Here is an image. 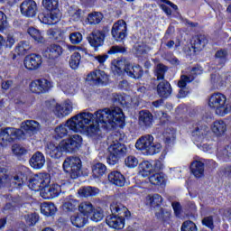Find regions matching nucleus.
Returning <instances> with one entry per match:
<instances>
[{
  "mask_svg": "<svg viewBox=\"0 0 231 231\" xmlns=\"http://www.w3.org/2000/svg\"><path fill=\"white\" fill-rule=\"evenodd\" d=\"M60 55H62V47H60L59 44H51L44 51V57L52 60L59 59Z\"/></svg>",
  "mask_w": 231,
  "mask_h": 231,
  "instance_id": "23",
  "label": "nucleus"
},
{
  "mask_svg": "<svg viewBox=\"0 0 231 231\" xmlns=\"http://www.w3.org/2000/svg\"><path fill=\"white\" fill-rule=\"evenodd\" d=\"M157 93L162 98L171 97V93H172L171 84L166 80L161 81L157 86Z\"/></svg>",
  "mask_w": 231,
  "mask_h": 231,
  "instance_id": "29",
  "label": "nucleus"
},
{
  "mask_svg": "<svg viewBox=\"0 0 231 231\" xmlns=\"http://www.w3.org/2000/svg\"><path fill=\"white\" fill-rule=\"evenodd\" d=\"M112 71L116 75H122V73L125 71V73H127L129 77H132V79H140V77L143 75V70L139 65H125V61L116 60L112 62Z\"/></svg>",
  "mask_w": 231,
  "mask_h": 231,
  "instance_id": "9",
  "label": "nucleus"
},
{
  "mask_svg": "<svg viewBox=\"0 0 231 231\" xmlns=\"http://www.w3.org/2000/svg\"><path fill=\"white\" fill-rule=\"evenodd\" d=\"M159 3H161L160 6L166 15H171L172 10H178V5L172 4L169 0H159Z\"/></svg>",
  "mask_w": 231,
  "mask_h": 231,
  "instance_id": "39",
  "label": "nucleus"
},
{
  "mask_svg": "<svg viewBox=\"0 0 231 231\" xmlns=\"http://www.w3.org/2000/svg\"><path fill=\"white\" fill-rule=\"evenodd\" d=\"M153 121L154 117L151 112L143 110L139 113V125L141 127H151Z\"/></svg>",
  "mask_w": 231,
  "mask_h": 231,
  "instance_id": "25",
  "label": "nucleus"
},
{
  "mask_svg": "<svg viewBox=\"0 0 231 231\" xmlns=\"http://www.w3.org/2000/svg\"><path fill=\"white\" fill-rule=\"evenodd\" d=\"M48 35L51 39L57 41L62 37V31H60V29H51L48 31Z\"/></svg>",
  "mask_w": 231,
  "mask_h": 231,
  "instance_id": "56",
  "label": "nucleus"
},
{
  "mask_svg": "<svg viewBox=\"0 0 231 231\" xmlns=\"http://www.w3.org/2000/svg\"><path fill=\"white\" fill-rule=\"evenodd\" d=\"M104 19L102 13H92L88 14V24H98Z\"/></svg>",
  "mask_w": 231,
  "mask_h": 231,
  "instance_id": "44",
  "label": "nucleus"
},
{
  "mask_svg": "<svg viewBox=\"0 0 231 231\" xmlns=\"http://www.w3.org/2000/svg\"><path fill=\"white\" fill-rule=\"evenodd\" d=\"M42 93H48L53 88V83L48 79H37Z\"/></svg>",
  "mask_w": 231,
  "mask_h": 231,
  "instance_id": "46",
  "label": "nucleus"
},
{
  "mask_svg": "<svg viewBox=\"0 0 231 231\" xmlns=\"http://www.w3.org/2000/svg\"><path fill=\"white\" fill-rule=\"evenodd\" d=\"M153 171L152 163L148 161H144L139 164V174L143 176V178H147V176H151Z\"/></svg>",
  "mask_w": 231,
  "mask_h": 231,
  "instance_id": "32",
  "label": "nucleus"
},
{
  "mask_svg": "<svg viewBox=\"0 0 231 231\" xmlns=\"http://www.w3.org/2000/svg\"><path fill=\"white\" fill-rule=\"evenodd\" d=\"M165 139L168 143H171V142H174L176 140V130H168L165 133Z\"/></svg>",
  "mask_w": 231,
  "mask_h": 231,
  "instance_id": "59",
  "label": "nucleus"
},
{
  "mask_svg": "<svg viewBox=\"0 0 231 231\" xmlns=\"http://www.w3.org/2000/svg\"><path fill=\"white\" fill-rule=\"evenodd\" d=\"M15 44V37L13 34H8L5 42V48H13Z\"/></svg>",
  "mask_w": 231,
  "mask_h": 231,
  "instance_id": "62",
  "label": "nucleus"
},
{
  "mask_svg": "<svg viewBox=\"0 0 231 231\" xmlns=\"http://www.w3.org/2000/svg\"><path fill=\"white\" fill-rule=\"evenodd\" d=\"M12 152L14 154V156H23V154H26L28 151L26 148L23 147L20 144H14L12 146Z\"/></svg>",
  "mask_w": 231,
  "mask_h": 231,
  "instance_id": "50",
  "label": "nucleus"
},
{
  "mask_svg": "<svg viewBox=\"0 0 231 231\" xmlns=\"http://www.w3.org/2000/svg\"><path fill=\"white\" fill-rule=\"evenodd\" d=\"M28 33L33 39L34 42L37 44H44L46 40L44 39V34L41 31L35 29L34 27H30L28 29Z\"/></svg>",
  "mask_w": 231,
  "mask_h": 231,
  "instance_id": "35",
  "label": "nucleus"
},
{
  "mask_svg": "<svg viewBox=\"0 0 231 231\" xmlns=\"http://www.w3.org/2000/svg\"><path fill=\"white\" fill-rule=\"evenodd\" d=\"M108 181L116 187H124L125 185V177L120 171H112L108 174Z\"/></svg>",
  "mask_w": 231,
  "mask_h": 231,
  "instance_id": "28",
  "label": "nucleus"
},
{
  "mask_svg": "<svg viewBox=\"0 0 231 231\" xmlns=\"http://www.w3.org/2000/svg\"><path fill=\"white\" fill-rule=\"evenodd\" d=\"M110 210L112 215L106 217V225L110 228H114V230H122L125 226V220L122 217L115 214L121 215L123 212H127V208L122 206V204L113 203L110 205Z\"/></svg>",
  "mask_w": 231,
  "mask_h": 231,
  "instance_id": "8",
  "label": "nucleus"
},
{
  "mask_svg": "<svg viewBox=\"0 0 231 231\" xmlns=\"http://www.w3.org/2000/svg\"><path fill=\"white\" fill-rule=\"evenodd\" d=\"M211 84L215 89H220V88H225V86H226V74H212Z\"/></svg>",
  "mask_w": 231,
  "mask_h": 231,
  "instance_id": "24",
  "label": "nucleus"
},
{
  "mask_svg": "<svg viewBox=\"0 0 231 231\" xmlns=\"http://www.w3.org/2000/svg\"><path fill=\"white\" fill-rule=\"evenodd\" d=\"M67 50H69V51H79V53H82V55H88V49L84 47L67 45Z\"/></svg>",
  "mask_w": 231,
  "mask_h": 231,
  "instance_id": "57",
  "label": "nucleus"
},
{
  "mask_svg": "<svg viewBox=\"0 0 231 231\" xmlns=\"http://www.w3.org/2000/svg\"><path fill=\"white\" fill-rule=\"evenodd\" d=\"M93 216L90 217L91 221H94V223H98L99 221H102L104 219V211L102 208H94Z\"/></svg>",
  "mask_w": 231,
  "mask_h": 231,
  "instance_id": "48",
  "label": "nucleus"
},
{
  "mask_svg": "<svg viewBox=\"0 0 231 231\" xmlns=\"http://www.w3.org/2000/svg\"><path fill=\"white\" fill-rule=\"evenodd\" d=\"M20 12L25 17H35L37 3L34 0H25L20 5Z\"/></svg>",
  "mask_w": 231,
  "mask_h": 231,
  "instance_id": "18",
  "label": "nucleus"
},
{
  "mask_svg": "<svg viewBox=\"0 0 231 231\" xmlns=\"http://www.w3.org/2000/svg\"><path fill=\"white\" fill-rule=\"evenodd\" d=\"M69 14L72 21H79L80 19V10L78 8L71 7L69 11Z\"/></svg>",
  "mask_w": 231,
  "mask_h": 231,
  "instance_id": "60",
  "label": "nucleus"
},
{
  "mask_svg": "<svg viewBox=\"0 0 231 231\" xmlns=\"http://www.w3.org/2000/svg\"><path fill=\"white\" fill-rule=\"evenodd\" d=\"M125 52V48L118 45L112 46L108 51L109 55H116V53Z\"/></svg>",
  "mask_w": 231,
  "mask_h": 231,
  "instance_id": "61",
  "label": "nucleus"
},
{
  "mask_svg": "<svg viewBox=\"0 0 231 231\" xmlns=\"http://www.w3.org/2000/svg\"><path fill=\"white\" fill-rule=\"evenodd\" d=\"M165 71H167V67L163 64H158L155 68V76L157 77V80H165L164 75Z\"/></svg>",
  "mask_w": 231,
  "mask_h": 231,
  "instance_id": "49",
  "label": "nucleus"
},
{
  "mask_svg": "<svg viewBox=\"0 0 231 231\" xmlns=\"http://www.w3.org/2000/svg\"><path fill=\"white\" fill-rule=\"evenodd\" d=\"M25 221L30 226H34L39 221V215L36 213H31L25 216Z\"/></svg>",
  "mask_w": 231,
  "mask_h": 231,
  "instance_id": "51",
  "label": "nucleus"
},
{
  "mask_svg": "<svg viewBox=\"0 0 231 231\" xmlns=\"http://www.w3.org/2000/svg\"><path fill=\"white\" fill-rule=\"evenodd\" d=\"M220 160H224V162H228L231 160V145L226 146L224 150L218 152L217 154Z\"/></svg>",
  "mask_w": 231,
  "mask_h": 231,
  "instance_id": "47",
  "label": "nucleus"
},
{
  "mask_svg": "<svg viewBox=\"0 0 231 231\" xmlns=\"http://www.w3.org/2000/svg\"><path fill=\"white\" fill-rule=\"evenodd\" d=\"M208 40L203 35L196 36L193 38L192 48L195 51H201L207 46Z\"/></svg>",
  "mask_w": 231,
  "mask_h": 231,
  "instance_id": "36",
  "label": "nucleus"
},
{
  "mask_svg": "<svg viewBox=\"0 0 231 231\" xmlns=\"http://www.w3.org/2000/svg\"><path fill=\"white\" fill-rule=\"evenodd\" d=\"M105 37L106 35L101 31H94L88 35V41L93 48H99L103 46Z\"/></svg>",
  "mask_w": 231,
  "mask_h": 231,
  "instance_id": "22",
  "label": "nucleus"
},
{
  "mask_svg": "<svg viewBox=\"0 0 231 231\" xmlns=\"http://www.w3.org/2000/svg\"><path fill=\"white\" fill-rule=\"evenodd\" d=\"M46 106L57 118H65V116H69L73 113V102L69 99H66L62 103L51 99L46 102Z\"/></svg>",
  "mask_w": 231,
  "mask_h": 231,
  "instance_id": "10",
  "label": "nucleus"
},
{
  "mask_svg": "<svg viewBox=\"0 0 231 231\" xmlns=\"http://www.w3.org/2000/svg\"><path fill=\"white\" fill-rule=\"evenodd\" d=\"M99 193H100V190L97 188L91 187V186L80 188L78 191V194L81 198H89L91 196H98Z\"/></svg>",
  "mask_w": 231,
  "mask_h": 231,
  "instance_id": "33",
  "label": "nucleus"
},
{
  "mask_svg": "<svg viewBox=\"0 0 231 231\" xmlns=\"http://www.w3.org/2000/svg\"><path fill=\"white\" fill-rule=\"evenodd\" d=\"M120 122H124V112L120 107L105 108L94 114L82 112L70 117L66 124L57 126L54 130V138H66L71 131L86 133L88 136L97 138L101 134L100 124L102 127L110 129Z\"/></svg>",
  "mask_w": 231,
  "mask_h": 231,
  "instance_id": "1",
  "label": "nucleus"
},
{
  "mask_svg": "<svg viewBox=\"0 0 231 231\" xmlns=\"http://www.w3.org/2000/svg\"><path fill=\"white\" fill-rule=\"evenodd\" d=\"M82 145V136L74 134L68 139L61 140L58 144L55 143H49L45 149L46 154L54 160L62 158L64 152H77Z\"/></svg>",
  "mask_w": 231,
  "mask_h": 231,
  "instance_id": "3",
  "label": "nucleus"
},
{
  "mask_svg": "<svg viewBox=\"0 0 231 231\" xmlns=\"http://www.w3.org/2000/svg\"><path fill=\"white\" fill-rule=\"evenodd\" d=\"M162 203H163V198L160 195H148L146 197V205H149L152 208H155V216L159 219H162L163 217V209L160 208Z\"/></svg>",
  "mask_w": 231,
  "mask_h": 231,
  "instance_id": "16",
  "label": "nucleus"
},
{
  "mask_svg": "<svg viewBox=\"0 0 231 231\" xmlns=\"http://www.w3.org/2000/svg\"><path fill=\"white\" fill-rule=\"evenodd\" d=\"M23 66L26 69L33 71L42 66V56L39 54H29L23 60Z\"/></svg>",
  "mask_w": 231,
  "mask_h": 231,
  "instance_id": "17",
  "label": "nucleus"
},
{
  "mask_svg": "<svg viewBox=\"0 0 231 231\" xmlns=\"http://www.w3.org/2000/svg\"><path fill=\"white\" fill-rule=\"evenodd\" d=\"M210 130L207 125L196 126L195 129L191 131V134L197 142H203V140H205V136H207Z\"/></svg>",
  "mask_w": 231,
  "mask_h": 231,
  "instance_id": "27",
  "label": "nucleus"
},
{
  "mask_svg": "<svg viewBox=\"0 0 231 231\" xmlns=\"http://www.w3.org/2000/svg\"><path fill=\"white\" fill-rule=\"evenodd\" d=\"M209 109L214 111L217 116H226L231 111V104L225 94L221 92L213 93L208 99Z\"/></svg>",
  "mask_w": 231,
  "mask_h": 231,
  "instance_id": "4",
  "label": "nucleus"
},
{
  "mask_svg": "<svg viewBox=\"0 0 231 231\" xmlns=\"http://www.w3.org/2000/svg\"><path fill=\"white\" fill-rule=\"evenodd\" d=\"M194 75H201V69L199 68H194L191 70V75L190 76H181L180 79L179 80L178 86L180 88V90L179 91L178 97L179 98H185L187 97L188 93L187 90H185V87L187 84L192 82L194 80Z\"/></svg>",
  "mask_w": 231,
  "mask_h": 231,
  "instance_id": "14",
  "label": "nucleus"
},
{
  "mask_svg": "<svg viewBox=\"0 0 231 231\" xmlns=\"http://www.w3.org/2000/svg\"><path fill=\"white\" fill-rule=\"evenodd\" d=\"M21 129L28 134H36L41 131V124L34 120H25L21 124Z\"/></svg>",
  "mask_w": 231,
  "mask_h": 231,
  "instance_id": "21",
  "label": "nucleus"
},
{
  "mask_svg": "<svg viewBox=\"0 0 231 231\" xmlns=\"http://www.w3.org/2000/svg\"><path fill=\"white\" fill-rule=\"evenodd\" d=\"M86 80L94 86H102V84H106V82H107V76L104 70H96L89 73L87 76Z\"/></svg>",
  "mask_w": 231,
  "mask_h": 231,
  "instance_id": "19",
  "label": "nucleus"
},
{
  "mask_svg": "<svg viewBox=\"0 0 231 231\" xmlns=\"http://www.w3.org/2000/svg\"><path fill=\"white\" fill-rule=\"evenodd\" d=\"M181 231H198V226L192 221H185L181 226Z\"/></svg>",
  "mask_w": 231,
  "mask_h": 231,
  "instance_id": "53",
  "label": "nucleus"
},
{
  "mask_svg": "<svg viewBox=\"0 0 231 231\" xmlns=\"http://www.w3.org/2000/svg\"><path fill=\"white\" fill-rule=\"evenodd\" d=\"M134 48L136 50L137 55H142L143 53L151 51V48H149L145 43H139L135 45Z\"/></svg>",
  "mask_w": 231,
  "mask_h": 231,
  "instance_id": "54",
  "label": "nucleus"
},
{
  "mask_svg": "<svg viewBox=\"0 0 231 231\" xmlns=\"http://www.w3.org/2000/svg\"><path fill=\"white\" fill-rule=\"evenodd\" d=\"M106 172H107V167H106L104 163L97 162L92 166L93 178H102Z\"/></svg>",
  "mask_w": 231,
  "mask_h": 231,
  "instance_id": "37",
  "label": "nucleus"
},
{
  "mask_svg": "<svg viewBox=\"0 0 231 231\" xmlns=\"http://www.w3.org/2000/svg\"><path fill=\"white\" fill-rule=\"evenodd\" d=\"M149 181L152 185H165V183H167V176H165L163 172L152 173L149 177Z\"/></svg>",
  "mask_w": 231,
  "mask_h": 231,
  "instance_id": "31",
  "label": "nucleus"
},
{
  "mask_svg": "<svg viewBox=\"0 0 231 231\" xmlns=\"http://www.w3.org/2000/svg\"><path fill=\"white\" fill-rule=\"evenodd\" d=\"M79 206V202L77 199H73V197H69L65 199L63 203V210H67L68 212H71V210H75Z\"/></svg>",
  "mask_w": 231,
  "mask_h": 231,
  "instance_id": "42",
  "label": "nucleus"
},
{
  "mask_svg": "<svg viewBox=\"0 0 231 231\" xmlns=\"http://www.w3.org/2000/svg\"><path fill=\"white\" fill-rule=\"evenodd\" d=\"M190 171L195 178H203L205 176V164L199 161L191 162Z\"/></svg>",
  "mask_w": 231,
  "mask_h": 231,
  "instance_id": "30",
  "label": "nucleus"
},
{
  "mask_svg": "<svg viewBox=\"0 0 231 231\" xmlns=\"http://www.w3.org/2000/svg\"><path fill=\"white\" fill-rule=\"evenodd\" d=\"M42 5L46 10L51 11L50 14H40L39 19L43 24H57L60 21V11L57 9L59 0H42Z\"/></svg>",
  "mask_w": 231,
  "mask_h": 231,
  "instance_id": "7",
  "label": "nucleus"
},
{
  "mask_svg": "<svg viewBox=\"0 0 231 231\" xmlns=\"http://www.w3.org/2000/svg\"><path fill=\"white\" fill-rule=\"evenodd\" d=\"M8 26V20L6 14L0 11V32H3Z\"/></svg>",
  "mask_w": 231,
  "mask_h": 231,
  "instance_id": "58",
  "label": "nucleus"
},
{
  "mask_svg": "<svg viewBox=\"0 0 231 231\" xmlns=\"http://www.w3.org/2000/svg\"><path fill=\"white\" fill-rule=\"evenodd\" d=\"M111 33L116 41H124L127 37V23L125 21L119 20L115 23Z\"/></svg>",
  "mask_w": 231,
  "mask_h": 231,
  "instance_id": "15",
  "label": "nucleus"
},
{
  "mask_svg": "<svg viewBox=\"0 0 231 231\" xmlns=\"http://www.w3.org/2000/svg\"><path fill=\"white\" fill-rule=\"evenodd\" d=\"M23 130L14 127L0 128V145L6 147L8 143L15 142L17 138H21Z\"/></svg>",
  "mask_w": 231,
  "mask_h": 231,
  "instance_id": "13",
  "label": "nucleus"
},
{
  "mask_svg": "<svg viewBox=\"0 0 231 231\" xmlns=\"http://www.w3.org/2000/svg\"><path fill=\"white\" fill-rule=\"evenodd\" d=\"M41 212L43 214V216L49 217V216H53V214L57 212V208L53 203L44 202L41 207Z\"/></svg>",
  "mask_w": 231,
  "mask_h": 231,
  "instance_id": "40",
  "label": "nucleus"
},
{
  "mask_svg": "<svg viewBox=\"0 0 231 231\" xmlns=\"http://www.w3.org/2000/svg\"><path fill=\"white\" fill-rule=\"evenodd\" d=\"M138 158L134 155H129L125 159V165L128 167V169H135V167H138Z\"/></svg>",
  "mask_w": 231,
  "mask_h": 231,
  "instance_id": "45",
  "label": "nucleus"
},
{
  "mask_svg": "<svg viewBox=\"0 0 231 231\" xmlns=\"http://www.w3.org/2000/svg\"><path fill=\"white\" fill-rule=\"evenodd\" d=\"M203 225L208 226V228H214V220L212 219V217H205L202 220Z\"/></svg>",
  "mask_w": 231,
  "mask_h": 231,
  "instance_id": "64",
  "label": "nucleus"
},
{
  "mask_svg": "<svg viewBox=\"0 0 231 231\" xmlns=\"http://www.w3.org/2000/svg\"><path fill=\"white\" fill-rule=\"evenodd\" d=\"M70 221L73 226L82 228L88 223V218L81 213H76L70 217Z\"/></svg>",
  "mask_w": 231,
  "mask_h": 231,
  "instance_id": "34",
  "label": "nucleus"
},
{
  "mask_svg": "<svg viewBox=\"0 0 231 231\" xmlns=\"http://www.w3.org/2000/svg\"><path fill=\"white\" fill-rule=\"evenodd\" d=\"M69 39L71 44H80L82 42V33L72 32L69 34Z\"/></svg>",
  "mask_w": 231,
  "mask_h": 231,
  "instance_id": "52",
  "label": "nucleus"
},
{
  "mask_svg": "<svg viewBox=\"0 0 231 231\" xmlns=\"http://www.w3.org/2000/svg\"><path fill=\"white\" fill-rule=\"evenodd\" d=\"M211 131L216 136H223L227 131V125L224 120H217L212 123Z\"/></svg>",
  "mask_w": 231,
  "mask_h": 231,
  "instance_id": "26",
  "label": "nucleus"
},
{
  "mask_svg": "<svg viewBox=\"0 0 231 231\" xmlns=\"http://www.w3.org/2000/svg\"><path fill=\"white\" fill-rule=\"evenodd\" d=\"M30 89L32 93H36L37 95L43 93L42 88H41V85H39V81L37 79L30 84Z\"/></svg>",
  "mask_w": 231,
  "mask_h": 231,
  "instance_id": "55",
  "label": "nucleus"
},
{
  "mask_svg": "<svg viewBox=\"0 0 231 231\" xmlns=\"http://www.w3.org/2000/svg\"><path fill=\"white\" fill-rule=\"evenodd\" d=\"M63 170L72 180H77L82 172V161L79 157H68L63 162Z\"/></svg>",
  "mask_w": 231,
  "mask_h": 231,
  "instance_id": "11",
  "label": "nucleus"
},
{
  "mask_svg": "<svg viewBox=\"0 0 231 231\" xmlns=\"http://www.w3.org/2000/svg\"><path fill=\"white\" fill-rule=\"evenodd\" d=\"M107 59H109L107 54L94 56V60H97L101 66L104 65V62H106Z\"/></svg>",
  "mask_w": 231,
  "mask_h": 231,
  "instance_id": "63",
  "label": "nucleus"
},
{
  "mask_svg": "<svg viewBox=\"0 0 231 231\" xmlns=\"http://www.w3.org/2000/svg\"><path fill=\"white\" fill-rule=\"evenodd\" d=\"M107 163L109 165H116L120 162V159L127 154V146L120 143L116 135H110L107 138Z\"/></svg>",
  "mask_w": 231,
  "mask_h": 231,
  "instance_id": "5",
  "label": "nucleus"
},
{
  "mask_svg": "<svg viewBox=\"0 0 231 231\" xmlns=\"http://www.w3.org/2000/svg\"><path fill=\"white\" fill-rule=\"evenodd\" d=\"M31 190L40 191V195L43 199H54L59 198L62 189L59 184H51V176L48 173H38L32 176L28 184Z\"/></svg>",
  "mask_w": 231,
  "mask_h": 231,
  "instance_id": "2",
  "label": "nucleus"
},
{
  "mask_svg": "<svg viewBox=\"0 0 231 231\" xmlns=\"http://www.w3.org/2000/svg\"><path fill=\"white\" fill-rule=\"evenodd\" d=\"M135 148L142 151L146 156H154L162 152V143L154 141V137L151 134L143 135L135 143Z\"/></svg>",
  "mask_w": 231,
  "mask_h": 231,
  "instance_id": "6",
  "label": "nucleus"
},
{
  "mask_svg": "<svg viewBox=\"0 0 231 231\" xmlns=\"http://www.w3.org/2000/svg\"><path fill=\"white\" fill-rule=\"evenodd\" d=\"M30 50V42H20L15 47V53L18 55H24Z\"/></svg>",
  "mask_w": 231,
  "mask_h": 231,
  "instance_id": "43",
  "label": "nucleus"
},
{
  "mask_svg": "<svg viewBox=\"0 0 231 231\" xmlns=\"http://www.w3.org/2000/svg\"><path fill=\"white\" fill-rule=\"evenodd\" d=\"M79 210L80 214H83V216L88 219V217L91 216V212L95 210V207H93V204H91V202L85 201L81 202L79 205Z\"/></svg>",
  "mask_w": 231,
  "mask_h": 231,
  "instance_id": "38",
  "label": "nucleus"
},
{
  "mask_svg": "<svg viewBox=\"0 0 231 231\" xmlns=\"http://www.w3.org/2000/svg\"><path fill=\"white\" fill-rule=\"evenodd\" d=\"M45 164L46 157H44V154L41 152H36L30 159L31 167H32V169H35L36 171H41V169H42Z\"/></svg>",
  "mask_w": 231,
  "mask_h": 231,
  "instance_id": "20",
  "label": "nucleus"
},
{
  "mask_svg": "<svg viewBox=\"0 0 231 231\" xmlns=\"http://www.w3.org/2000/svg\"><path fill=\"white\" fill-rule=\"evenodd\" d=\"M28 180V174L26 172L19 171L13 178L8 175L5 169H0V186L6 185L10 181L15 185V187H23Z\"/></svg>",
  "mask_w": 231,
  "mask_h": 231,
  "instance_id": "12",
  "label": "nucleus"
},
{
  "mask_svg": "<svg viewBox=\"0 0 231 231\" xmlns=\"http://www.w3.org/2000/svg\"><path fill=\"white\" fill-rule=\"evenodd\" d=\"M82 59V55L80 52H74L69 59V64L71 69H79V66H80V60Z\"/></svg>",
  "mask_w": 231,
  "mask_h": 231,
  "instance_id": "41",
  "label": "nucleus"
}]
</instances>
